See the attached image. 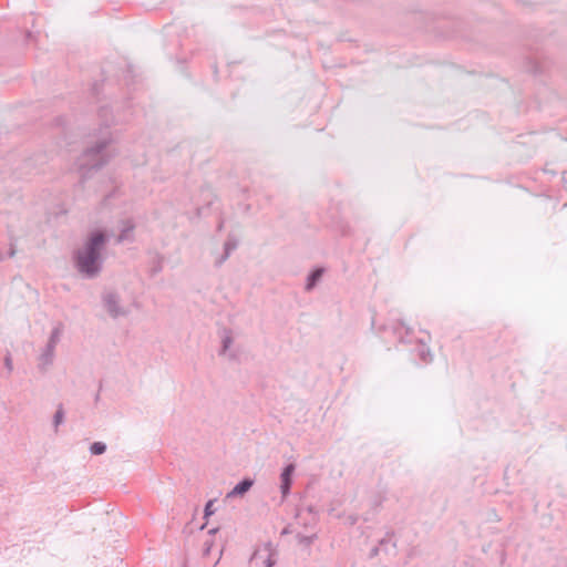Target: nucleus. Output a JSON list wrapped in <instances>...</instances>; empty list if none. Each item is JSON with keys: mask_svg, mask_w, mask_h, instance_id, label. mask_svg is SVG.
Returning <instances> with one entry per match:
<instances>
[{"mask_svg": "<svg viewBox=\"0 0 567 567\" xmlns=\"http://www.w3.org/2000/svg\"><path fill=\"white\" fill-rule=\"evenodd\" d=\"M104 243L102 234H94L87 246L78 256V266L82 272L93 275L97 271L99 251Z\"/></svg>", "mask_w": 567, "mask_h": 567, "instance_id": "nucleus-1", "label": "nucleus"}, {"mask_svg": "<svg viewBox=\"0 0 567 567\" xmlns=\"http://www.w3.org/2000/svg\"><path fill=\"white\" fill-rule=\"evenodd\" d=\"M256 567H271L274 564L272 554L269 548L257 550L252 556Z\"/></svg>", "mask_w": 567, "mask_h": 567, "instance_id": "nucleus-2", "label": "nucleus"}, {"mask_svg": "<svg viewBox=\"0 0 567 567\" xmlns=\"http://www.w3.org/2000/svg\"><path fill=\"white\" fill-rule=\"evenodd\" d=\"M293 471L295 466L292 464H289L288 466L285 467L284 472L281 473L280 489L284 496H286L289 493Z\"/></svg>", "mask_w": 567, "mask_h": 567, "instance_id": "nucleus-3", "label": "nucleus"}, {"mask_svg": "<svg viewBox=\"0 0 567 567\" xmlns=\"http://www.w3.org/2000/svg\"><path fill=\"white\" fill-rule=\"evenodd\" d=\"M252 484H254V482L251 480H244L243 482H240L233 488V491L228 494V496L243 495L247 491H249V488L252 486Z\"/></svg>", "mask_w": 567, "mask_h": 567, "instance_id": "nucleus-4", "label": "nucleus"}, {"mask_svg": "<svg viewBox=\"0 0 567 567\" xmlns=\"http://www.w3.org/2000/svg\"><path fill=\"white\" fill-rule=\"evenodd\" d=\"M321 276H322L321 269L315 270L309 277V281L307 284V289H311L315 286L316 281L319 280Z\"/></svg>", "mask_w": 567, "mask_h": 567, "instance_id": "nucleus-5", "label": "nucleus"}, {"mask_svg": "<svg viewBox=\"0 0 567 567\" xmlns=\"http://www.w3.org/2000/svg\"><path fill=\"white\" fill-rule=\"evenodd\" d=\"M106 450V446L102 442H95L91 445V453L94 455H100L104 453Z\"/></svg>", "mask_w": 567, "mask_h": 567, "instance_id": "nucleus-6", "label": "nucleus"}, {"mask_svg": "<svg viewBox=\"0 0 567 567\" xmlns=\"http://www.w3.org/2000/svg\"><path fill=\"white\" fill-rule=\"evenodd\" d=\"M214 513V509H213V502H208L206 507H205V514L206 516H209Z\"/></svg>", "mask_w": 567, "mask_h": 567, "instance_id": "nucleus-7", "label": "nucleus"}, {"mask_svg": "<svg viewBox=\"0 0 567 567\" xmlns=\"http://www.w3.org/2000/svg\"><path fill=\"white\" fill-rule=\"evenodd\" d=\"M62 419H63V412L62 410H59L55 414V423L59 424L62 422Z\"/></svg>", "mask_w": 567, "mask_h": 567, "instance_id": "nucleus-8", "label": "nucleus"}]
</instances>
